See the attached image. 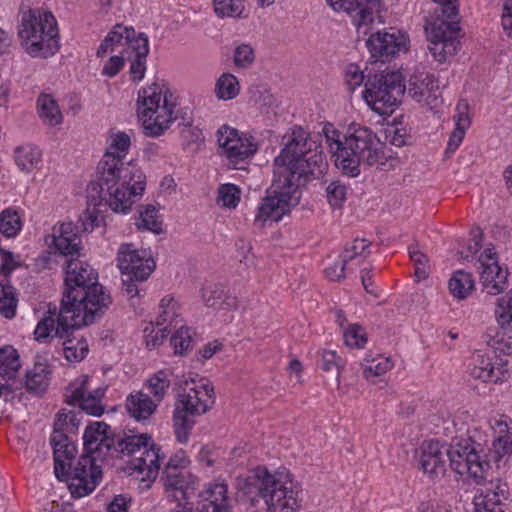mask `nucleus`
<instances>
[{
	"label": "nucleus",
	"instance_id": "f257e3e1",
	"mask_svg": "<svg viewBox=\"0 0 512 512\" xmlns=\"http://www.w3.org/2000/svg\"><path fill=\"white\" fill-rule=\"evenodd\" d=\"M97 279V273L89 264L70 259L66 265L60 308L49 305L46 315L35 328V339L45 340L51 331L63 337L69 329L90 325L102 316L111 298Z\"/></svg>",
	"mask_w": 512,
	"mask_h": 512
},
{
	"label": "nucleus",
	"instance_id": "f03ea898",
	"mask_svg": "<svg viewBox=\"0 0 512 512\" xmlns=\"http://www.w3.org/2000/svg\"><path fill=\"white\" fill-rule=\"evenodd\" d=\"M131 146L130 135L111 131L106 152L99 162L98 186L100 198L115 212L127 213L134 200L145 189L142 172L130 162H124Z\"/></svg>",
	"mask_w": 512,
	"mask_h": 512
},
{
	"label": "nucleus",
	"instance_id": "7ed1b4c3",
	"mask_svg": "<svg viewBox=\"0 0 512 512\" xmlns=\"http://www.w3.org/2000/svg\"><path fill=\"white\" fill-rule=\"evenodd\" d=\"M238 499L256 508L254 512H296L300 508V486L287 470L270 473L254 469L237 483Z\"/></svg>",
	"mask_w": 512,
	"mask_h": 512
},
{
	"label": "nucleus",
	"instance_id": "20e7f679",
	"mask_svg": "<svg viewBox=\"0 0 512 512\" xmlns=\"http://www.w3.org/2000/svg\"><path fill=\"white\" fill-rule=\"evenodd\" d=\"M283 148L274 159V174L301 184L319 177L327 163L319 145L301 127L291 128L282 138Z\"/></svg>",
	"mask_w": 512,
	"mask_h": 512
},
{
	"label": "nucleus",
	"instance_id": "39448f33",
	"mask_svg": "<svg viewBox=\"0 0 512 512\" xmlns=\"http://www.w3.org/2000/svg\"><path fill=\"white\" fill-rule=\"evenodd\" d=\"M396 162V153L368 127L349 128L335 159L336 166L352 177L360 174L361 166L393 167Z\"/></svg>",
	"mask_w": 512,
	"mask_h": 512
},
{
	"label": "nucleus",
	"instance_id": "423d86ee",
	"mask_svg": "<svg viewBox=\"0 0 512 512\" xmlns=\"http://www.w3.org/2000/svg\"><path fill=\"white\" fill-rule=\"evenodd\" d=\"M214 402V388L208 381L190 378L179 383L173 411L175 435L179 442L188 440L194 418L206 413Z\"/></svg>",
	"mask_w": 512,
	"mask_h": 512
},
{
	"label": "nucleus",
	"instance_id": "0eeeda50",
	"mask_svg": "<svg viewBox=\"0 0 512 512\" xmlns=\"http://www.w3.org/2000/svg\"><path fill=\"white\" fill-rule=\"evenodd\" d=\"M18 35L25 50L33 57L47 58L58 49V27L54 15L43 9L22 13Z\"/></svg>",
	"mask_w": 512,
	"mask_h": 512
},
{
	"label": "nucleus",
	"instance_id": "6e6552de",
	"mask_svg": "<svg viewBox=\"0 0 512 512\" xmlns=\"http://www.w3.org/2000/svg\"><path fill=\"white\" fill-rule=\"evenodd\" d=\"M137 113L147 136H160L177 119L176 103L164 84L152 83L138 93Z\"/></svg>",
	"mask_w": 512,
	"mask_h": 512
},
{
	"label": "nucleus",
	"instance_id": "1a4fd4ad",
	"mask_svg": "<svg viewBox=\"0 0 512 512\" xmlns=\"http://www.w3.org/2000/svg\"><path fill=\"white\" fill-rule=\"evenodd\" d=\"M112 448L117 452L127 455L143 450L140 457H136L131 461L132 469L142 475L141 481L146 483L145 487H149L150 483L156 479L160 462L164 455L161 454L160 447L151 443L149 435L141 434L118 437Z\"/></svg>",
	"mask_w": 512,
	"mask_h": 512
},
{
	"label": "nucleus",
	"instance_id": "9d476101",
	"mask_svg": "<svg viewBox=\"0 0 512 512\" xmlns=\"http://www.w3.org/2000/svg\"><path fill=\"white\" fill-rule=\"evenodd\" d=\"M405 90L400 73L376 74L366 82L363 97L373 111L389 116L399 105Z\"/></svg>",
	"mask_w": 512,
	"mask_h": 512
},
{
	"label": "nucleus",
	"instance_id": "9b49d317",
	"mask_svg": "<svg viewBox=\"0 0 512 512\" xmlns=\"http://www.w3.org/2000/svg\"><path fill=\"white\" fill-rule=\"evenodd\" d=\"M300 198L299 183L292 182L288 178L275 176L258 209L255 221H279L299 204Z\"/></svg>",
	"mask_w": 512,
	"mask_h": 512
},
{
	"label": "nucleus",
	"instance_id": "f8f14e48",
	"mask_svg": "<svg viewBox=\"0 0 512 512\" xmlns=\"http://www.w3.org/2000/svg\"><path fill=\"white\" fill-rule=\"evenodd\" d=\"M479 443L461 440L447 447V458L451 468L459 475H467L477 484H482L489 469V462L480 455L482 449Z\"/></svg>",
	"mask_w": 512,
	"mask_h": 512
},
{
	"label": "nucleus",
	"instance_id": "ddd939ff",
	"mask_svg": "<svg viewBox=\"0 0 512 512\" xmlns=\"http://www.w3.org/2000/svg\"><path fill=\"white\" fill-rule=\"evenodd\" d=\"M217 137L221 154L225 156L228 166L233 169H244V165L259 149L252 135L227 125L218 130Z\"/></svg>",
	"mask_w": 512,
	"mask_h": 512
},
{
	"label": "nucleus",
	"instance_id": "4468645a",
	"mask_svg": "<svg viewBox=\"0 0 512 512\" xmlns=\"http://www.w3.org/2000/svg\"><path fill=\"white\" fill-rule=\"evenodd\" d=\"M456 22L437 19L425 25V32L430 42L429 50L434 59L442 63L453 56L458 49Z\"/></svg>",
	"mask_w": 512,
	"mask_h": 512
},
{
	"label": "nucleus",
	"instance_id": "2eb2a0df",
	"mask_svg": "<svg viewBox=\"0 0 512 512\" xmlns=\"http://www.w3.org/2000/svg\"><path fill=\"white\" fill-rule=\"evenodd\" d=\"M97 455L84 453L78 460L77 465L69 470V474L63 480L71 478L77 483H70L69 489L74 497H83L91 493L102 477V471L95 464Z\"/></svg>",
	"mask_w": 512,
	"mask_h": 512
},
{
	"label": "nucleus",
	"instance_id": "dca6fc26",
	"mask_svg": "<svg viewBox=\"0 0 512 512\" xmlns=\"http://www.w3.org/2000/svg\"><path fill=\"white\" fill-rule=\"evenodd\" d=\"M329 6L337 12H346L356 26L358 33L366 35L369 26L381 11V0H326Z\"/></svg>",
	"mask_w": 512,
	"mask_h": 512
},
{
	"label": "nucleus",
	"instance_id": "f3484780",
	"mask_svg": "<svg viewBox=\"0 0 512 512\" xmlns=\"http://www.w3.org/2000/svg\"><path fill=\"white\" fill-rule=\"evenodd\" d=\"M118 268L122 275H132L145 281L155 269V262L147 251H139L134 244L123 243L117 253Z\"/></svg>",
	"mask_w": 512,
	"mask_h": 512
},
{
	"label": "nucleus",
	"instance_id": "a211bd4d",
	"mask_svg": "<svg viewBox=\"0 0 512 512\" xmlns=\"http://www.w3.org/2000/svg\"><path fill=\"white\" fill-rule=\"evenodd\" d=\"M478 264L483 291L496 296L508 288V270L499 266L496 253L492 249L484 250L478 259Z\"/></svg>",
	"mask_w": 512,
	"mask_h": 512
},
{
	"label": "nucleus",
	"instance_id": "6ab92c4d",
	"mask_svg": "<svg viewBox=\"0 0 512 512\" xmlns=\"http://www.w3.org/2000/svg\"><path fill=\"white\" fill-rule=\"evenodd\" d=\"M88 380V376H82L72 383L67 389V401L71 405H78L89 415L101 416L104 413L101 400L105 395L106 388L98 387L93 391H88Z\"/></svg>",
	"mask_w": 512,
	"mask_h": 512
},
{
	"label": "nucleus",
	"instance_id": "aec40b11",
	"mask_svg": "<svg viewBox=\"0 0 512 512\" xmlns=\"http://www.w3.org/2000/svg\"><path fill=\"white\" fill-rule=\"evenodd\" d=\"M405 92L412 100L430 109L438 105L441 96L438 80L425 71H415L410 76Z\"/></svg>",
	"mask_w": 512,
	"mask_h": 512
},
{
	"label": "nucleus",
	"instance_id": "412c9836",
	"mask_svg": "<svg viewBox=\"0 0 512 512\" xmlns=\"http://www.w3.org/2000/svg\"><path fill=\"white\" fill-rule=\"evenodd\" d=\"M168 498L181 504L188 505V499L195 490V477L188 470H164L161 477Z\"/></svg>",
	"mask_w": 512,
	"mask_h": 512
},
{
	"label": "nucleus",
	"instance_id": "4be33fe9",
	"mask_svg": "<svg viewBox=\"0 0 512 512\" xmlns=\"http://www.w3.org/2000/svg\"><path fill=\"white\" fill-rule=\"evenodd\" d=\"M408 37L396 29H390L388 32H377L372 34L367 40V47L371 56L376 60L384 62V58L393 56L399 51L407 50Z\"/></svg>",
	"mask_w": 512,
	"mask_h": 512
},
{
	"label": "nucleus",
	"instance_id": "5701e85b",
	"mask_svg": "<svg viewBox=\"0 0 512 512\" xmlns=\"http://www.w3.org/2000/svg\"><path fill=\"white\" fill-rule=\"evenodd\" d=\"M447 447L438 441H425L420 447L418 468L430 478H439L446 471Z\"/></svg>",
	"mask_w": 512,
	"mask_h": 512
},
{
	"label": "nucleus",
	"instance_id": "b1692460",
	"mask_svg": "<svg viewBox=\"0 0 512 512\" xmlns=\"http://www.w3.org/2000/svg\"><path fill=\"white\" fill-rule=\"evenodd\" d=\"M474 497L473 512H504L503 501L508 498V486L500 480L481 484Z\"/></svg>",
	"mask_w": 512,
	"mask_h": 512
},
{
	"label": "nucleus",
	"instance_id": "393cba45",
	"mask_svg": "<svg viewBox=\"0 0 512 512\" xmlns=\"http://www.w3.org/2000/svg\"><path fill=\"white\" fill-rule=\"evenodd\" d=\"M109 431L110 426L104 422H94L87 426L83 435L85 453L105 456L115 445V439L110 437Z\"/></svg>",
	"mask_w": 512,
	"mask_h": 512
},
{
	"label": "nucleus",
	"instance_id": "a878e982",
	"mask_svg": "<svg viewBox=\"0 0 512 512\" xmlns=\"http://www.w3.org/2000/svg\"><path fill=\"white\" fill-rule=\"evenodd\" d=\"M137 36L132 27L116 24L100 44L96 54L98 57H103L108 52L122 48L119 52L125 53L127 59H130L129 51L135 46L132 42L137 40Z\"/></svg>",
	"mask_w": 512,
	"mask_h": 512
},
{
	"label": "nucleus",
	"instance_id": "bb28decb",
	"mask_svg": "<svg viewBox=\"0 0 512 512\" xmlns=\"http://www.w3.org/2000/svg\"><path fill=\"white\" fill-rule=\"evenodd\" d=\"M79 227L72 222H63L53 227L51 244L61 255L78 256L81 239L78 236Z\"/></svg>",
	"mask_w": 512,
	"mask_h": 512
},
{
	"label": "nucleus",
	"instance_id": "cd10ccee",
	"mask_svg": "<svg viewBox=\"0 0 512 512\" xmlns=\"http://www.w3.org/2000/svg\"><path fill=\"white\" fill-rule=\"evenodd\" d=\"M51 443L54 454V473L58 479H63L69 474L76 448L68 442V437L64 433H53Z\"/></svg>",
	"mask_w": 512,
	"mask_h": 512
},
{
	"label": "nucleus",
	"instance_id": "c85d7f7f",
	"mask_svg": "<svg viewBox=\"0 0 512 512\" xmlns=\"http://www.w3.org/2000/svg\"><path fill=\"white\" fill-rule=\"evenodd\" d=\"M469 373L483 382L497 383L506 378L507 371L502 367L495 368L489 357L477 351L471 358Z\"/></svg>",
	"mask_w": 512,
	"mask_h": 512
},
{
	"label": "nucleus",
	"instance_id": "c756f323",
	"mask_svg": "<svg viewBox=\"0 0 512 512\" xmlns=\"http://www.w3.org/2000/svg\"><path fill=\"white\" fill-rule=\"evenodd\" d=\"M133 43L135 46L129 51L131 58L128 59L131 61L130 75L133 81H140L146 71V58L149 53L148 37L140 33Z\"/></svg>",
	"mask_w": 512,
	"mask_h": 512
},
{
	"label": "nucleus",
	"instance_id": "7c9ffc66",
	"mask_svg": "<svg viewBox=\"0 0 512 512\" xmlns=\"http://www.w3.org/2000/svg\"><path fill=\"white\" fill-rule=\"evenodd\" d=\"M494 430L495 437L489 450V457L494 462H499L512 453V428L506 422L497 421Z\"/></svg>",
	"mask_w": 512,
	"mask_h": 512
},
{
	"label": "nucleus",
	"instance_id": "2f4dec72",
	"mask_svg": "<svg viewBox=\"0 0 512 512\" xmlns=\"http://www.w3.org/2000/svg\"><path fill=\"white\" fill-rule=\"evenodd\" d=\"M457 114L454 116L455 120V129L452 131L446 154H452L462 143L466 130L470 127V118L467 114L468 103L465 100H460L457 104Z\"/></svg>",
	"mask_w": 512,
	"mask_h": 512
},
{
	"label": "nucleus",
	"instance_id": "473e14b6",
	"mask_svg": "<svg viewBox=\"0 0 512 512\" xmlns=\"http://www.w3.org/2000/svg\"><path fill=\"white\" fill-rule=\"evenodd\" d=\"M126 407L137 421L148 419L157 408V403L146 393L137 392L127 397Z\"/></svg>",
	"mask_w": 512,
	"mask_h": 512
},
{
	"label": "nucleus",
	"instance_id": "72a5a7b5",
	"mask_svg": "<svg viewBox=\"0 0 512 512\" xmlns=\"http://www.w3.org/2000/svg\"><path fill=\"white\" fill-rule=\"evenodd\" d=\"M80 327H75L69 329V332L61 337L55 333V331H51V334H49L46 338L50 336H55L60 339H65L63 345H64V354L68 361H81L85 358L87 352H88V343L84 339V337L71 338V335L73 334L74 330L79 329Z\"/></svg>",
	"mask_w": 512,
	"mask_h": 512
},
{
	"label": "nucleus",
	"instance_id": "f704fd0d",
	"mask_svg": "<svg viewBox=\"0 0 512 512\" xmlns=\"http://www.w3.org/2000/svg\"><path fill=\"white\" fill-rule=\"evenodd\" d=\"M42 153L37 146L23 144L14 150V160L21 171L31 172L41 162Z\"/></svg>",
	"mask_w": 512,
	"mask_h": 512
},
{
	"label": "nucleus",
	"instance_id": "c9c22d12",
	"mask_svg": "<svg viewBox=\"0 0 512 512\" xmlns=\"http://www.w3.org/2000/svg\"><path fill=\"white\" fill-rule=\"evenodd\" d=\"M49 367L47 363L36 361L34 367L26 373V387L36 395H42L49 385Z\"/></svg>",
	"mask_w": 512,
	"mask_h": 512
},
{
	"label": "nucleus",
	"instance_id": "e433bc0d",
	"mask_svg": "<svg viewBox=\"0 0 512 512\" xmlns=\"http://www.w3.org/2000/svg\"><path fill=\"white\" fill-rule=\"evenodd\" d=\"M156 325L168 326L169 332H172L173 328L182 325V319L178 313V304L174 298L166 296L160 301Z\"/></svg>",
	"mask_w": 512,
	"mask_h": 512
},
{
	"label": "nucleus",
	"instance_id": "4c0bfd02",
	"mask_svg": "<svg viewBox=\"0 0 512 512\" xmlns=\"http://www.w3.org/2000/svg\"><path fill=\"white\" fill-rule=\"evenodd\" d=\"M21 367L19 355L12 346L0 349V376L5 380L15 379Z\"/></svg>",
	"mask_w": 512,
	"mask_h": 512
},
{
	"label": "nucleus",
	"instance_id": "58836bf2",
	"mask_svg": "<svg viewBox=\"0 0 512 512\" xmlns=\"http://www.w3.org/2000/svg\"><path fill=\"white\" fill-rule=\"evenodd\" d=\"M38 114L49 126H56L62 122V114L56 101L50 95H41L37 101Z\"/></svg>",
	"mask_w": 512,
	"mask_h": 512
},
{
	"label": "nucleus",
	"instance_id": "ea45409f",
	"mask_svg": "<svg viewBox=\"0 0 512 512\" xmlns=\"http://www.w3.org/2000/svg\"><path fill=\"white\" fill-rule=\"evenodd\" d=\"M172 374L167 370L157 371L147 380V389L156 403L161 402L171 385Z\"/></svg>",
	"mask_w": 512,
	"mask_h": 512
},
{
	"label": "nucleus",
	"instance_id": "a19ab883",
	"mask_svg": "<svg viewBox=\"0 0 512 512\" xmlns=\"http://www.w3.org/2000/svg\"><path fill=\"white\" fill-rule=\"evenodd\" d=\"M448 287L455 298L465 299L473 290L474 281L470 273L458 270L450 278Z\"/></svg>",
	"mask_w": 512,
	"mask_h": 512
},
{
	"label": "nucleus",
	"instance_id": "79ce46f5",
	"mask_svg": "<svg viewBox=\"0 0 512 512\" xmlns=\"http://www.w3.org/2000/svg\"><path fill=\"white\" fill-rule=\"evenodd\" d=\"M486 343L495 353L509 355L512 353V336H507L504 328H489L486 333Z\"/></svg>",
	"mask_w": 512,
	"mask_h": 512
},
{
	"label": "nucleus",
	"instance_id": "37998d69",
	"mask_svg": "<svg viewBox=\"0 0 512 512\" xmlns=\"http://www.w3.org/2000/svg\"><path fill=\"white\" fill-rule=\"evenodd\" d=\"M216 95L223 100L235 98L240 91L238 79L229 73L220 76L215 86Z\"/></svg>",
	"mask_w": 512,
	"mask_h": 512
},
{
	"label": "nucleus",
	"instance_id": "c03bdc74",
	"mask_svg": "<svg viewBox=\"0 0 512 512\" xmlns=\"http://www.w3.org/2000/svg\"><path fill=\"white\" fill-rule=\"evenodd\" d=\"M200 502H212V505L224 506L229 508L227 497V485L224 482H216L210 484L208 488L201 494Z\"/></svg>",
	"mask_w": 512,
	"mask_h": 512
},
{
	"label": "nucleus",
	"instance_id": "a18cd8bd",
	"mask_svg": "<svg viewBox=\"0 0 512 512\" xmlns=\"http://www.w3.org/2000/svg\"><path fill=\"white\" fill-rule=\"evenodd\" d=\"M22 222L16 211L6 209L0 214V233L5 237H14L21 230Z\"/></svg>",
	"mask_w": 512,
	"mask_h": 512
},
{
	"label": "nucleus",
	"instance_id": "49530a36",
	"mask_svg": "<svg viewBox=\"0 0 512 512\" xmlns=\"http://www.w3.org/2000/svg\"><path fill=\"white\" fill-rule=\"evenodd\" d=\"M16 308L15 289L10 285H0V313L11 319L15 316Z\"/></svg>",
	"mask_w": 512,
	"mask_h": 512
},
{
	"label": "nucleus",
	"instance_id": "de8ad7c7",
	"mask_svg": "<svg viewBox=\"0 0 512 512\" xmlns=\"http://www.w3.org/2000/svg\"><path fill=\"white\" fill-rule=\"evenodd\" d=\"M140 222L138 228L152 231L159 234L162 231V222L159 220L155 206L147 205L144 210H140Z\"/></svg>",
	"mask_w": 512,
	"mask_h": 512
},
{
	"label": "nucleus",
	"instance_id": "09e8293b",
	"mask_svg": "<svg viewBox=\"0 0 512 512\" xmlns=\"http://www.w3.org/2000/svg\"><path fill=\"white\" fill-rule=\"evenodd\" d=\"M344 342L351 348H363L367 342V335L359 324H349L343 330Z\"/></svg>",
	"mask_w": 512,
	"mask_h": 512
},
{
	"label": "nucleus",
	"instance_id": "8fccbe9b",
	"mask_svg": "<svg viewBox=\"0 0 512 512\" xmlns=\"http://www.w3.org/2000/svg\"><path fill=\"white\" fill-rule=\"evenodd\" d=\"M175 332L171 336L170 342L174 348L175 354L184 355L192 344L190 330L182 325L173 328Z\"/></svg>",
	"mask_w": 512,
	"mask_h": 512
},
{
	"label": "nucleus",
	"instance_id": "3c124183",
	"mask_svg": "<svg viewBox=\"0 0 512 512\" xmlns=\"http://www.w3.org/2000/svg\"><path fill=\"white\" fill-rule=\"evenodd\" d=\"M326 196L332 208H341L346 200L347 187L340 180L331 181L326 187Z\"/></svg>",
	"mask_w": 512,
	"mask_h": 512
},
{
	"label": "nucleus",
	"instance_id": "603ef678",
	"mask_svg": "<svg viewBox=\"0 0 512 512\" xmlns=\"http://www.w3.org/2000/svg\"><path fill=\"white\" fill-rule=\"evenodd\" d=\"M240 190L234 184H223L219 187L217 201L223 207L235 208L240 201Z\"/></svg>",
	"mask_w": 512,
	"mask_h": 512
},
{
	"label": "nucleus",
	"instance_id": "864d4df0",
	"mask_svg": "<svg viewBox=\"0 0 512 512\" xmlns=\"http://www.w3.org/2000/svg\"><path fill=\"white\" fill-rule=\"evenodd\" d=\"M243 9L240 0H214V11L220 17H240Z\"/></svg>",
	"mask_w": 512,
	"mask_h": 512
},
{
	"label": "nucleus",
	"instance_id": "5fc2aeb1",
	"mask_svg": "<svg viewBox=\"0 0 512 512\" xmlns=\"http://www.w3.org/2000/svg\"><path fill=\"white\" fill-rule=\"evenodd\" d=\"M392 368L389 358L377 357L363 364V375L365 378L380 376Z\"/></svg>",
	"mask_w": 512,
	"mask_h": 512
},
{
	"label": "nucleus",
	"instance_id": "6e6d98bb",
	"mask_svg": "<svg viewBox=\"0 0 512 512\" xmlns=\"http://www.w3.org/2000/svg\"><path fill=\"white\" fill-rule=\"evenodd\" d=\"M168 326H157L151 323L144 329L145 343L147 347L154 348L164 341L168 334H170Z\"/></svg>",
	"mask_w": 512,
	"mask_h": 512
},
{
	"label": "nucleus",
	"instance_id": "4d7b16f0",
	"mask_svg": "<svg viewBox=\"0 0 512 512\" xmlns=\"http://www.w3.org/2000/svg\"><path fill=\"white\" fill-rule=\"evenodd\" d=\"M322 132L326 138V143L336 159L338 152H341L342 148H344V138L342 139L341 133L330 123L324 125Z\"/></svg>",
	"mask_w": 512,
	"mask_h": 512
},
{
	"label": "nucleus",
	"instance_id": "13d9d810",
	"mask_svg": "<svg viewBox=\"0 0 512 512\" xmlns=\"http://www.w3.org/2000/svg\"><path fill=\"white\" fill-rule=\"evenodd\" d=\"M495 315L501 328L512 324V296L497 300Z\"/></svg>",
	"mask_w": 512,
	"mask_h": 512
},
{
	"label": "nucleus",
	"instance_id": "bf43d9fd",
	"mask_svg": "<svg viewBox=\"0 0 512 512\" xmlns=\"http://www.w3.org/2000/svg\"><path fill=\"white\" fill-rule=\"evenodd\" d=\"M179 128L181 137L187 144H197L204 140L201 129L193 126L190 118H183V121L179 123Z\"/></svg>",
	"mask_w": 512,
	"mask_h": 512
},
{
	"label": "nucleus",
	"instance_id": "052dcab7",
	"mask_svg": "<svg viewBox=\"0 0 512 512\" xmlns=\"http://www.w3.org/2000/svg\"><path fill=\"white\" fill-rule=\"evenodd\" d=\"M224 289L220 284H209L202 289V299L207 307H220Z\"/></svg>",
	"mask_w": 512,
	"mask_h": 512
},
{
	"label": "nucleus",
	"instance_id": "680f3d73",
	"mask_svg": "<svg viewBox=\"0 0 512 512\" xmlns=\"http://www.w3.org/2000/svg\"><path fill=\"white\" fill-rule=\"evenodd\" d=\"M370 242L366 239H355L351 246H347L344 249L342 258L348 264L358 256H367L369 254Z\"/></svg>",
	"mask_w": 512,
	"mask_h": 512
},
{
	"label": "nucleus",
	"instance_id": "e2e57ef3",
	"mask_svg": "<svg viewBox=\"0 0 512 512\" xmlns=\"http://www.w3.org/2000/svg\"><path fill=\"white\" fill-rule=\"evenodd\" d=\"M255 55L252 47L248 44H241L236 47L234 63L239 68H248L254 62Z\"/></svg>",
	"mask_w": 512,
	"mask_h": 512
},
{
	"label": "nucleus",
	"instance_id": "0e129e2a",
	"mask_svg": "<svg viewBox=\"0 0 512 512\" xmlns=\"http://www.w3.org/2000/svg\"><path fill=\"white\" fill-rule=\"evenodd\" d=\"M409 255L415 265V275L419 279H426L429 273L427 256L417 248H411Z\"/></svg>",
	"mask_w": 512,
	"mask_h": 512
},
{
	"label": "nucleus",
	"instance_id": "69168bd1",
	"mask_svg": "<svg viewBox=\"0 0 512 512\" xmlns=\"http://www.w3.org/2000/svg\"><path fill=\"white\" fill-rule=\"evenodd\" d=\"M471 240L467 245V253L460 252L461 258L469 260L474 256L482 247L483 232L479 227H473L470 232Z\"/></svg>",
	"mask_w": 512,
	"mask_h": 512
},
{
	"label": "nucleus",
	"instance_id": "338daca9",
	"mask_svg": "<svg viewBox=\"0 0 512 512\" xmlns=\"http://www.w3.org/2000/svg\"><path fill=\"white\" fill-rule=\"evenodd\" d=\"M127 59L125 53H121L120 56H112L103 67V74L109 77H114L119 73L124 65V61Z\"/></svg>",
	"mask_w": 512,
	"mask_h": 512
},
{
	"label": "nucleus",
	"instance_id": "774afa93",
	"mask_svg": "<svg viewBox=\"0 0 512 512\" xmlns=\"http://www.w3.org/2000/svg\"><path fill=\"white\" fill-rule=\"evenodd\" d=\"M98 224V216L95 214L94 211H90L89 209H87L75 225H78L79 232H89L92 231L95 226H98Z\"/></svg>",
	"mask_w": 512,
	"mask_h": 512
}]
</instances>
